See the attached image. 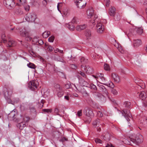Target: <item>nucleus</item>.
<instances>
[{
    "label": "nucleus",
    "mask_w": 147,
    "mask_h": 147,
    "mask_svg": "<svg viewBox=\"0 0 147 147\" xmlns=\"http://www.w3.org/2000/svg\"><path fill=\"white\" fill-rule=\"evenodd\" d=\"M87 14L88 18L92 19V20H91L90 22L93 25H94L96 23H97L96 29L97 32L100 34L102 33L104 30V26L102 23V21L98 18L97 15L94 14L93 9L91 8L88 10Z\"/></svg>",
    "instance_id": "nucleus-1"
},
{
    "label": "nucleus",
    "mask_w": 147,
    "mask_h": 147,
    "mask_svg": "<svg viewBox=\"0 0 147 147\" xmlns=\"http://www.w3.org/2000/svg\"><path fill=\"white\" fill-rule=\"evenodd\" d=\"M131 103L130 102L126 101L123 104V108L122 110V113L127 121H130L129 118H131L132 115L130 113L129 109L130 107Z\"/></svg>",
    "instance_id": "nucleus-2"
},
{
    "label": "nucleus",
    "mask_w": 147,
    "mask_h": 147,
    "mask_svg": "<svg viewBox=\"0 0 147 147\" xmlns=\"http://www.w3.org/2000/svg\"><path fill=\"white\" fill-rule=\"evenodd\" d=\"M20 34L23 36L26 37V40L27 41H30L32 40L30 34L29 30H27L24 28L20 29Z\"/></svg>",
    "instance_id": "nucleus-3"
},
{
    "label": "nucleus",
    "mask_w": 147,
    "mask_h": 147,
    "mask_svg": "<svg viewBox=\"0 0 147 147\" xmlns=\"http://www.w3.org/2000/svg\"><path fill=\"white\" fill-rule=\"evenodd\" d=\"M12 93V91L10 89H8L7 90L6 92H5L4 93V96L5 99L7 100V102L9 103H11L12 104L14 105L15 103H17L18 102H19L18 99L14 101L13 102H12V101L10 99V96Z\"/></svg>",
    "instance_id": "nucleus-4"
},
{
    "label": "nucleus",
    "mask_w": 147,
    "mask_h": 147,
    "mask_svg": "<svg viewBox=\"0 0 147 147\" xmlns=\"http://www.w3.org/2000/svg\"><path fill=\"white\" fill-rule=\"evenodd\" d=\"M130 140L135 144L138 145L143 141V138L142 136L139 134H136L135 138H130Z\"/></svg>",
    "instance_id": "nucleus-5"
},
{
    "label": "nucleus",
    "mask_w": 147,
    "mask_h": 147,
    "mask_svg": "<svg viewBox=\"0 0 147 147\" xmlns=\"http://www.w3.org/2000/svg\"><path fill=\"white\" fill-rule=\"evenodd\" d=\"M37 18V16L34 13H31L27 15L26 18V20L28 22H34Z\"/></svg>",
    "instance_id": "nucleus-6"
},
{
    "label": "nucleus",
    "mask_w": 147,
    "mask_h": 147,
    "mask_svg": "<svg viewBox=\"0 0 147 147\" xmlns=\"http://www.w3.org/2000/svg\"><path fill=\"white\" fill-rule=\"evenodd\" d=\"M38 83L36 80L30 82L28 84V87L32 90H35L37 89Z\"/></svg>",
    "instance_id": "nucleus-7"
},
{
    "label": "nucleus",
    "mask_w": 147,
    "mask_h": 147,
    "mask_svg": "<svg viewBox=\"0 0 147 147\" xmlns=\"http://www.w3.org/2000/svg\"><path fill=\"white\" fill-rule=\"evenodd\" d=\"M74 2L77 7L80 8H84L86 4V1L82 0H74Z\"/></svg>",
    "instance_id": "nucleus-8"
},
{
    "label": "nucleus",
    "mask_w": 147,
    "mask_h": 147,
    "mask_svg": "<svg viewBox=\"0 0 147 147\" xmlns=\"http://www.w3.org/2000/svg\"><path fill=\"white\" fill-rule=\"evenodd\" d=\"M3 3L5 6L8 9H11L15 5V3L13 0H4Z\"/></svg>",
    "instance_id": "nucleus-9"
},
{
    "label": "nucleus",
    "mask_w": 147,
    "mask_h": 147,
    "mask_svg": "<svg viewBox=\"0 0 147 147\" xmlns=\"http://www.w3.org/2000/svg\"><path fill=\"white\" fill-rule=\"evenodd\" d=\"M81 70L83 72H86L89 74H92L93 72L92 68L89 66L86 67V66H84L82 65Z\"/></svg>",
    "instance_id": "nucleus-10"
},
{
    "label": "nucleus",
    "mask_w": 147,
    "mask_h": 147,
    "mask_svg": "<svg viewBox=\"0 0 147 147\" xmlns=\"http://www.w3.org/2000/svg\"><path fill=\"white\" fill-rule=\"evenodd\" d=\"M84 113L88 117H92L94 115L92 110L90 108L85 109L84 110Z\"/></svg>",
    "instance_id": "nucleus-11"
},
{
    "label": "nucleus",
    "mask_w": 147,
    "mask_h": 147,
    "mask_svg": "<svg viewBox=\"0 0 147 147\" xmlns=\"http://www.w3.org/2000/svg\"><path fill=\"white\" fill-rule=\"evenodd\" d=\"M111 77L112 79L115 82L118 83L120 81V78L117 74L115 73H113L111 74Z\"/></svg>",
    "instance_id": "nucleus-12"
},
{
    "label": "nucleus",
    "mask_w": 147,
    "mask_h": 147,
    "mask_svg": "<svg viewBox=\"0 0 147 147\" xmlns=\"http://www.w3.org/2000/svg\"><path fill=\"white\" fill-rule=\"evenodd\" d=\"M84 72L79 71L77 73L76 76L79 80H80L81 79V77L80 76V75L82 76L84 80H86L87 79L86 75Z\"/></svg>",
    "instance_id": "nucleus-13"
},
{
    "label": "nucleus",
    "mask_w": 147,
    "mask_h": 147,
    "mask_svg": "<svg viewBox=\"0 0 147 147\" xmlns=\"http://www.w3.org/2000/svg\"><path fill=\"white\" fill-rule=\"evenodd\" d=\"M115 11V8L114 7L111 6L109 9V14L111 16H114L116 13Z\"/></svg>",
    "instance_id": "nucleus-14"
},
{
    "label": "nucleus",
    "mask_w": 147,
    "mask_h": 147,
    "mask_svg": "<svg viewBox=\"0 0 147 147\" xmlns=\"http://www.w3.org/2000/svg\"><path fill=\"white\" fill-rule=\"evenodd\" d=\"M96 74L99 82H100L99 81L102 82L105 81V79L104 77V75L103 74L98 73Z\"/></svg>",
    "instance_id": "nucleus-15"
},
{
    "label": "nucleus",
    "mask_w": 147,
    "mask_h": 147,
    "mask_svg": "<svg viewBox=\"0 0 147 147\" xmlns=\"http://www.w3.org/2000/svg\"><path fill=\"white\" fill-rule=\"evenodd\" d=\"M133 43L135 47H138L142 44L141 40L139 39L134 40Z\"/></svg>",
    "instance_id": "nucleus-16"
},
{
    "label": "nucleus",
    "mask_w": 147,
    "mask_h": 147,
    "mask_svg": "<svg viewBox=\"0 0 147 147\" xmlns=\"http://www.w3.org/2000/svg\"><path fill=\"white\" fill-rule=\"evenodd\" d=\"M16 45V43L11 39H9L7 42L8 46L10 47L15 46Z\"/></svg>",
    "instance_id": "nucleus-17"
},
{
    "label": "nucleus",
    "mask_w": 147,
    "mask_h": 147,
    "mask_svg": "<svg viewBox=\"0 0 147 147\" xmlns=\"http://www.w3.org/2000/svg\"><path fill=\"white\" fill-rule=\"evenodd\" d=\"M86 24L78 25L76 27V30L78 31H80L86 28Z\"/></svg>",
    "instance_id": "nucleus-18"
},
{
    "label": "nucleus",
    "mask_w": 147,
    "mask_h": 147,
    "mask_svg": "<svg viewBox=\"0 0 147 147\" xmlns=\"http://www.w3.org/2000/svg\"><path fill=\"white\" fill-rule=\"evenodd\" d=\"M17 113L16 112V110H14L12 111L8 115V117L12 118V119H13V118L14 117Z\"/></svg>",
    "instance_id": "nucleus-19"
},
{
    "label": "nucleus",
    "mask_w": 147,
    "mask_h": 147,
    "mask_svg": "<svg viewBox=\"0 0 147 147\" xmlns=\"http://www.w3.org/2000/svg\"><path fill=\"white\" fill-rule=\"evenodd\" d=\"M15 13L16 15H20L23 14V12L22 9L19 8L16 10Z\"/></svg>",
    "instance_id": "nucleus-20"
},
{
    "label": "nucleus",
    "mask_w": 147,
    "mask_h": 147,
    "mask_svg": "<svg viewBox=\"0 0 147 147\" xmlns=\"http://www.w3.org/2000/svg\"><path fill=\"white\" fill-rule=\"evenodd\" d=\"M140 98L142 100H143L146 98V94L144 92H141L140 94Z\"/></svg>",
    "instance_id": "nucleus-21"
},
{
    "label": "nucleus",
    "mask_w": 147,
    "mask_h": 147,
    "mask_svg": "<svg viewBox=\"0 0 147 147\" xmlns=\"http://www.w3.org/2000/svg\"><path fill=\"white\" fill-rule=\"evenodd\" d=\"M54 88L55 90H56L57 92L61 91L62 90V88L58 84H55Z\"/></svg>",
    "instance_id": "nucleus-22"
},
{
    "label": "nucleus",
    "mask_w": 147,
    "mask_h": 147,
    "mask_svg": "<svg viewBox=\"0 0 147 147\" xmlns=\"http://www.w3.org/2000/svg\"><path fill=\"white\" fill-rule=\"evenodd\" d=\"M85 35L87 39H89L91 36V33L90 30H86L85 33Z\"/></svg>",
    "instance_id": "nucleus-23"
},
{
    "label": "nucleus",
    "mask_w": 147,
    "mask_h": 147,
    "mask_svg": "<svg viewBox=\"0 0 147 147\" xmlns=\"http://www.w3.org/2000/svg\"><path fill=\"white\" fill-rule=\"evenodd\" d=\"M100 90L102 91L103 94L105 95H106L107 96H108V93L107 91L104 86H102L100 87Z\"/></svg>",
    "instance_id": "nucleus-24"
},
{
    "label": "nucleus",
    "mask_w": 147,
    "mask_h": 147,
    "mask_svg": "<svg viewBox=\"0 0 147 147\" xmlns=\"http://www.w3.org/2000/svg\"><path fill=\"white\" fill-rule=\"evenodd\" d=\"M17 126L20 129L22 130L26 126V125L24 122H22L18 124Z\"/></svg>",
    "instance_id": "nucleus-25"
},
{
    "label": "nucleus",
    "mask_w": 147,
    "mask_h": 147,
    "mask_svg": "<svg viewBox=\"0 0 147 147\" xmlns=\"http://www.w3.org/2000/svg\"><path fill=\"white\" fill-rule=\"evenodd\" d=\"M17 4H18L19 5H24L26 3V0H17Z\"/></svg>",
    "instance_id": "nucleus-26"
},
{
    "label": "nucleus",
    "mask_w": 147,
    "mask_h": 147,
    "mask_svg": "<svg viewBox=\"0 0 147 147\" xmlns=\"http://www.w3.org/2000/svg\"><path fill=\"white\" fill-rule=\"evenodd\" d=\"M136 30L137 33L139 34H141L143 33V30L142 28H136Z\"/></svg>",
    "instance_id": "nucleus-27"
},
{
    "label": "nucleus",
    "mask_w": 147,
    "mask_h": 147,
    "mask_svg": "<svg viewBox=\"0 0 147 147\" xmlns=\"http://www.w3.org/2000/svg\"><path fill=\"white\" fill-rule=\"evenodd\" d=\"M50 34L49 31H45L42 34V36L43 38H46L48 37Z\"/></svg>",
    "instance_id": "nucleus-28"
},
{
    "label": "nucleus",
    "mask_w": 147,
    "mask_h": 147,
    "mask_svg": "<svg viewBox=\"0 0 147 147\" xmlns=\"http://www.w3.org/2000/svg\"><path fill=\"white\" fill-rule=\"evenodd\" d=\"M105 84L111 88H113L114 87L113 83L111 82H110Z\"/></svg>",
    "instance_id": "nucleus-29"
},
{
    "label": "nucleus",
    "mask_w": 147,
    "mask_h": 147,
    "mask_svg": "<svg viewBox=\"0 0 147 147\" xmlns=\"http://www.w3.org/2000/svg\"><path fill=\"white\" fill-rule=\"evenodd\" d=\"M100 119H98L93 122V124L94 126H96L100 125Z\"/></svg>",
    "instance_id": "nucleus-30"
},
{
    "label": "nucleus",
    "mask_w": 147,
    "mask_h": 147,
    "mask_svg": "<svg viewBox=\"0 0 147 147\" xmlns=\"http://www.w3.org/2000/svg\"><path fill=\"white\" fill-rule=\"evenodd\" d=\"M45 102V101L42 99L41 100L40 102H39L38 104V106L40 108H42L43 107V104Z\"/></svg>",
    "instance_id": "nucleus-31"
},
{
    "label": "nucleus",
    "mask_w": 147,
    "mask_h": 147,
    "mask_svg": "<svg viewBox=\"0 0 147 147\" xmlns=\"http://www.w3.org/2000/svg\"><path fill=\"white\" fill-rule=\"evenodd\" d=\"M81 62L82 63H87L88 62V59H87L85 58L84 57H82L81 58Z\"/></svg>",
    "instance_id": "nucleus-32"
},
{
    "label": "nucleus",
    "mask_w": 147,
    "mask_h": 147,
    "mask_svg": "<svg viewBox=\"0 0 147 147\" xmlns=\"http://www.w3.org/2000/svg\"><path fill=\"white\" fill-rule=\"evenodd\" d=\"M27 65L29 67L32 69H34L36 67L35 65L34 64L32 63L27 64Z\"/></svg>",
    "instance_id": "nucleus-33"
},
{
    "label": "nucleus",
    "mask_w": 147,
    "mask_h": 147,
    "mask_svg": "<svg viewBox=\"0 0 147 147\" xmlns=\"http://www.w3.org/2000/svg\"><path fill=\"white\" fill-rule=\"evenodd\" d=\"M2 40L1 41V42L5 43L7 42V40L5 38V34H3L1 35Z\"/></svg>",
    "instance_id": "nucleus-34"
},
{
    "label": "nucleus",
    "mask_w": 147,
    "mask_h": 147,
    "mask_svg": "<svg viewBox=\"0 0 147 147\" xmlns=\"http://www.w3.org/2000/svg\"><path fill=\"white\" fill-rule=\"evenodd\" d=\"M134 81L135 83L138 85L139 84H140V83H142L143 84H144V82H143L142 81L139 79V78H136L134 80Z\"/></svg>",
    "instance_id": "nucleus-35"
},
{
    "label": "nucleus",
    "mask_w": 147,
    "mask_h": 147,
    "mask_svg": "<svg viewBox=\"0 0 147 147\" xmlns=\"http://www.w3.org/2000/svg\"><path fill=\"white\" fill-rule=\"evenodd\" d=\"M104 67L105 69L107 71H109L110 69V67L109 65L106 63L104 64Z\"/></svg>",
    "instance_id": "nucleus-36"
},
{
    "label": "nucleus",
    "mask_w": 147,
    "mask_h": 147,
    "mask_svg": "<svg viewBox=\"0 0 147 147\" xmlns=\"http://www.w3.org/2000/svg\"><path fill=\"white\" fill-rule=\"evenodd\" d=\"M78 22V19L76 17L73 18L71 21V23L73 24H77Z\"/></svg>",
    "instance_id": "nucleus-37"
},
{
    "label": "nucleus",
    "mask_w": 147,
    "mask_h": 147,
    "mask_svg": "<svg viewBox=\"0 0 147 147\" xmlns=\"http://www.w3.org/2000/svg\"><path fill=\"white\" fill-rule=\"evenodd\" d=\"M24 8L26 11H28L29 10L30 8V6L28 5H27L26 3L24 5Z\"/></svg>",
    "instance_id": "nucleus-38"
},
{
    "label": "nucleus",
    "mask_w": 147,
    "mask_h": 147,
    "mask_svg": "<svg viewBox=\"0 0 147 147\" xmlns=\"http://www.w3.org/2000/svg\"><path fill=\"white\" fill-rule=\"evenodd\" d=\"M66 26L69 28L70 30H73L75 27V26L72 25V26L70 25L69 24H66Z\"/></svg>",
    "instance_id": "nucleus-39"
},
{
    "label": "nucleus",
    "mask_w": 147,
    "mask_h": 147,
    "mask_svg": "<svg viewBox=\"0 0 147 147\" xmlns=\"http://www.w3.org/2000/svg\"><path fill=\"white\" fill-rule=\"evenodd\" d=\"M57 96L59 97H61L63 96V90L61 91H59L57 92Z\"/></svg>",
    "instance_id": "nucleus-40"
},
{
    "label": "nucleus",
    "mask_w": 147,
    "mask_h": 147,
    "mask_svg": "<svg viewBox=\"0 0 147 147\" xmlns=\"http://www.w3.org/2000/svg\"><path fill=\"white\" fill-rule=\"evenodd\" d=\"M54 112L55 113L56 115H60V114H59V113L60 112V111L59 109L57 108H55V109Z\"/></svg>",
    "instance_id": "nucleus-41"
},
{
    "label": "nucleus",
    "mask_w": 147,
    "mask_h": 147,
    "mask_svg": "<svg viewBox=\"0 0 147 147\" xmlns=\"http://www.w3.org/2000/svg\"><path fill=\"white\" fill-rule=\"evenodd\" d=\"M63 5V3H58L57 5V9L59 11L61 12L60 10V7H61Z\"/></svg>",
    "instance_id": "nucleus-42"
},
{
    "label": "nucleus",
    "mask_w": 147,
    "mask_h": 147,
    "mask_svg": "<svg viewBox=\"0 0 147 147\" xmlns=\"http://www.w3.org/2000/svg\"><path fill=\"white\" fill-rule=\"evenodd\" d=\"M90 87L91 89L95 90H96V86L93 84H91L90 86Z\"/></svg>",
    "instance_id": "nucleus-43"
},
{
    "label": "nucleus",
    "mask_w": 147,
    "mask_h": 147,
    "mask_svg": "<svg viewBox=\"0 0 147 147\" xmlns=\"http://www.w3.org/2000/svg\"><path fill=\"white\" fill-rule=\"evenodd\" d=\"M42 111L44 112L51 113L52 111V109H43Z\"/></svg>",
    "instance_id": "nucleus-44"
},
{
    "label": "nucleus",
    "mask_w": 147,
    "mask_h": 147,
    "mask_svg": "<svg viewBox=\"0 0 147 147\" xmlns=\"http://www.w3.org/2000/svg\"><path fill=\"white\" fill-rule=\"evenodd\" d=\"M69 13V11L67 9H65L63 11V14L65 16H67L68 13Z\"/></svg>",
    "instance_id": "nucleus-45"
},
{
    "label": "nucleus",
    "mask_w": 147,
    "mask_h": 147,
    "mask_svg": "<svg viewBox=\"0 0 147 147\" xmlns=\"http://www.w3.org/2000/svg\"><path fill=\"white\" fill-rule=\"evenodd\" d=\"M54 39V37L53 36H51L48 39L49 42H53Z\"/></svg>",
    "instance_id": "nucleus-46"
},
{
    "label": "nucleus",
    "mask_w": 147,
    "mask_h": 147,
    "mask_svg": "<svg viewBox=\"0 0 147 147\" xmlns=\"http://www.w3.org/2000/svg\"><path fill=\"white\" fill-rule=\"evenodd\" d=\"M30 118L29 117L27 116L25 117L23 119L24 121V122H27L29 120Z\"/></svg>",
    "instance_id": "nucleus-47"
},
{
    "label": "nucleus",
    "mask_w": 147,
    "mask_h": 147,
    "mask_svg": "<svg viewBox=\"0 0 147 147\" xmlns=\"http://www.w3.org/2000/svg\"><path fill=\"white\" fill-rule=\"evenodd\" d=\"M71 86V84L69 82L67 83L65 85V87L67 89L70 88Z\"/></svg>",
    "instance_id": "nucleus-48"
},
{
    "label": "nucleus",
    "mask_w": 147,
    "mask_h": 147,
    "mask_svg": "<svg viewBox=\"0 0 147 147\" xmlns=\"http://www.w3.org/2000/svg\"><path fill=\"white\" fill-rule=\"evenodd\" d=\"M39 40L37 37H34L32 41L33 42H34V43H36L37 44V42H38V41Z\"/></svg>",
    "instance_id": "nucleus-49"
},
{
    "label": "nucleus",
    "mask_w": 147,
    "mask_h": 147,
    "mask_svg": "<svg viewBox=\"0 0 147 147\" xmlns=\"http://www.w3.org/2000/svg\"><path fill=\"white\" fill-rule=\"evenodd\" d=\"M104 2L105 3L106 6L107 7L109 6L110 4L109 0H104Z\"/></svg>",
    "instance_id": "nucleus-50"
},
{
    "label": "nucleus",
    "mask_w": 147,
    "mask_h": 147,
    "mask_svg": "<svg viewBox=\"0 0 147 147\" xmlns=\"http://www.w3.org/2000/svg\"><path fill=\"white\" fill-rule=\"evenodd\" d=\"M111 90V92L114 94H117V91L115 89H113V88Z\"/></svg>",
    "instance_id": "nucleus-51"
},
{
    "label": "nucleus",
    "mask_w": 147,
    "mask_h": 147,
    "mask_svg": "<svg viewBox=\"0 0 147 147\" xmlns=\"http://www.w3.org/2000/svg\"><path fill=\"white\" fill-rule=\"evenodd\" d=\"M82 110L78 111L77 115L79 117L82 116Z\"/></svg>",
    "instance_id": "nucleus-52"
},
{
    "label": "nucleus",
    "mask_w": 147,
    "mask_h": 147,
    "mask_svg": "<svg viewBox=\"0 0 147 147\" xmlns=\"http://www.w3.org/2000/svg\"><path fill=\"white\" fill-rule=\"evenodd\" d=\"M95 141L96 143H102V141L101 140L98 139L96 138L95 139Z\"/></svg>",
    "instance_id": "nucleus-53"
},
{
    "label": "nucleus",
    "mask_w": 147,
    "mask_h": 147,
    "mask_svg": "<svg viewBox=\"0 0 147 147\" xmlns=\"http://www.w3.org/2000/svg\"><path fill=\"white\" fill-rule=\"evenodd\" d=\"M114 19L115 20H118L120 19V16L118 14H116V17L115 16H114Z\"/></svg>",
    "instance_id": "nucleus-54"
},
{
    "label": "nucleus",
    "mask_w": 147,
    "mask_h": 147,
    "mask_svg": "<svg viewBox=\"0 0 147 147\" xmlns=\"http://www.w3.org/2000/svg\"><path fill=\"white\" fill-rule=\"evenodd\" d=\"M118 50L120 52L122 53H124V51L123 49L122 48V47L121 46L118 49Z\"/></svg>",
    "instance_id": "nucleus-55"
},
{
    "label": "nucleus",
    "mask_w": 147,
    "mask_h": 147,
    "mask_svg": "<svg viewBox=\"0 0 147 147\" xmlns=\"http://www.w3.org/2000/svg\"><path fill=\"white\" fill-rule=\"evenodd\" d=\"M138 85L142 88H144L146 87L145 84L144 82V84L142 83H140Z\"/></svg>",
    "instance_id": "nucleus-56"
},
{
    "label": "nucleus",
    "mask_w": 147,
    "mask_h": 147,
    "mask_svg": "<svg viewBox=\"0 0 147 147\" xmlns=\"http://www.w3.org/2000/svg\"><path fill=\"white\" fill-rule=\"evenodd\" d=\"M37 43H38V44H37V45H42L44 44V42L43 41L41 40H38Z\"/></svg>",
    "instance_id": "nucleus-57"
},
{
    "label": "nucleus",
    "mask_w": 147,
    "mask_h": 147,
    "mask_svg": "<svg viewBox=\"0 0 147 147\" xmlns=\"http://www.w3.org/2000/svg\"><path fill=\"white\" fill-rule=\"evenodd\" d=\"M97 115L99 117H102L103 116L102 114L100 111L97 112Z\"/></svg>",
    "instance_id": "nucleus-58"
},
{
    "label": "nucleus",
    "mask_w": 147,
    "mask_h": 147,
    "mask_svg": "<svg viewBox=\"0 0 147 147\" xmlns=\"http://www.w3.org/2000/svg\"><path fill=\"white\" fill-rule=\"evenodd\" d=\"M115 46L117 49H118L121 46V45L118 43H116L115 44Z\"/></svg>",
    "instance_id": "nucleus-59"
},
{
    "label": "nucleus",
    "mask_w": 147,
    "mask_h": 147,
    "mask_svg": "<svg viewBox=\"0 0 147 147\" xmlns=\"http://www.w3.org/2000/svg\"><path fill=\"white\" fill-rule=\"evenodd\" d=\"M47 49L49 51H53V48L52 47V46L50 45L48 47Z\"/></svg>",
    "instance_id": "nucleus-60"
},
{
    "label": "nucleus",
    "mask_w": 147,
    "mask_h": 147,
    "mask_svg": "<svg viewBox=\"0 0 147 147\" xmlns=\"http://www.w3.org/2000/svg\"><path fill=\"white\" fill-rule=\"evenodd\" d=\"M48 0H44L42 1V4L44 6H46Z\"/></svg>",
    "instance_id": "nucleus-61"
},
{
    "label": "nucleus",
    "mask_w": 147,
    "mask_h": 147,
    "mask_svg": "<svg viewBox=\"0 0 147 147\" xmlns=\"http://www.w3.org/2000/svg\"><path fill=\"white\" fill-rule=\"evenodd\" d=\"M71 67L74 69H76L77 68L76 66L74 64H73L71 65Z\"/></svg>",
    "instance_id": "nucleus-62"
},
{
    "label": "nucleus",
    "mask_w": 147,
    "mask_h": 147,
    "mask_svg": "<svg viewBox=\"0 0 147 147\" xmlns=\"http://www.w3.org/2000/svg\"><path fill=\"white\" fill-rule=\"evenodd\" d=\"M92 76L97 81H98V78L97 77V74H96V75H93Z\"/></svg>",
    "instance_id": "nucleus-63"
},
{
    "label": "nucleus",
    "mask_w": 147,
    "mask_h": 147,
    "mask_svg": "<svg viewBox=\"0 0 147 147\" xmlns=\"http://www.w3.org/2000/svg\"><path fill=\"white\" fill-rule=\"evenodd\" d=\"M106 147H114L112 144H108L106 146Z\"/></svg>",
    "instance_id": "nucleus-64"
}]
</instances>
